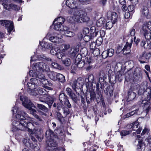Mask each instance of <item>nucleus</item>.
I'll return each instance as SVG.
<instances>
[{
	"mask_svg": "<svg viewBox=\"0 0 151 151\" xmlns=\"http://www.w3.org/2000/svg\"><path fill=\"white\" fill-rule=\"evenodd\" d=\"M151 29V22L149 21L143 24L142 29L140 30V33L142 34L149 31Z\"/></svg>",
	"mask_w": 151,
	"mask_h": 151,
	"instance_id": "obj_13",
	"label": "nucleus"
},
{
	"mask_svg": "<svg viewBox=\"0 0 151 151\" xmlns=\"http://www.w3.org/2000/svg\"><path fill=\"white\" fill-rule=\"evenodd\" d=\"M91 39V37L88 35H85L83 37V40L86 42H87L89 41Z\"/></svg>",
	"mask_w": 151,
	"mask_h": 151,
	"instance_id": "obj_51",
	"label": "nucleus"
},
{
	"mask_svg": "<svg viewBox=\"0 0 151 151\" xmlns=\"http://www.w3.org/2000/svg\"><path fill=\"white\" fill-rule=\"evenodd\" d=\"M29 74L30 76L35 77V78H38L39 83L40 82H44L43 84L46 85V86H45V88L46 87L47 88H48V89H50V88L48 87L47 85L49 86H51L52 85V84L49 83L47 80H45L44 74L39 73L38 70L34 71V70H30L29 71Z\"/></svg>",
	"mask_w": 151,
	"mask_h": 151,
	"instance_id": "obj_4",
	"label": "nucleus"
},
{
	"mask_svg": "<svg viewBox=\"0 0 151 151\" xmlns=\"http://www.w3.org/2000/svg\"><path fill=\"white\" fill-rule=\"evenodd\" d=\"M37 111L35 109H32V111H30V114H32L33 116L36 119L39 121L41 122H43L44 121L42 118V117H40L37 115L35 113Z\"/></svg>",
	"mask_w": 151,
	"mask_h": 151,
	"instance_id": "obj_21",
	"label": "nucleus"
},
{
	"mask_svg": "<svg viewBox=\"0 0 151 151\" xmlns=\"http://www.w3.org/2000/svg\"><path fill=\"white\" fill-rule=\"evenodd\" d=\"M61 59H62L63 63L65 66H68L70 65L71 61L70 60L69 58H66L65 59H63L62 58Z\"/></svg>",
	"mask_w": 151,
	"mask_h": 151,
	"instance_id": "obj_30",
	"label": "nucleus"
},
{
	"mask_svg": "<svg viewBox=\"0 0 151 151\" xmlns=\"http://www.w3.org/2000/svg\"><path fill=\"white\" fill-rule=\"evenodd\" d=\"M45 134L46 137L47 139V140L46 141V143L48 146V149H50L51 150L52 149L55 150V151H59L55 148L57 144L56 142L54 141V136L52 131L50 129H49L46 131Z\"/></svg>",
	"mask_w": 151,
	"mask_h": 151,
	"instance_id": "obj_3",
	"label": "nucleus"
},
{
	"mask_svg": "<svg viewBox=\"0 0 151 151\" xmlns=\"http://www.w3.org/2000/svg\"><path fill=\"white\" fill-rule=\"evenodd\" d=\"M129 133V131L126 130H122L120 132V134L122 136H125Z\"/></svg>",
	"mask_w": 151,
	"mask_h": 151,
	"instance_id": "obj_50",
	"label": "nucleus"
},
{
	"mask_svg": "<svg viewBox=\"0 0 151 151\" xmlns=\"http://www.w3.org/2000/svg\"><path fill=\"white\" fill-rule=\"evenodd\" d=\"M100 34L101 38L104 37L105 35V32L104 30H101L100 31Z\"/></svg>",
	"mask_w": 151,
	"mask_h": 151,
	"instance_id": "obj_58",
	"label": "nucleus"
},
{
	"mask_svg": "<svg viewBox=\"0 0 151 151\" xmlns=\"http://www.w3.org/2000/svg\"><path fill=\"white\" fill-rule=\"evenodd\" d=\"M130 14L128 12H126L125 13L124 15L125 18L126 19L129 18L130 17Z\"/></svg>",
	"mask_w": 151,
	"mask_h": 151,
	"instance_id": "obj_63",
	"label": "nucleus"
},
{
	"mask_svg": "<svg viewBox=\"0 0 151 151\" xmlns=\"http://www.w3.org/2000/svg\"><path fill=\"white\" fill-rule=\"evenodd\" d=\"M66 91L68 94L69 95L72 92V90L69 88H67L66 89Z\"/></svg>",
	"mask_w": 151,
	"mask_h": 151,
	"instance_id": "obj_61",
	"label": "nucleus"
},
{
	"mask_svg": "<svg viewBox=\"0 0 151 151\" xmlns=\"http://www.w3.org/2000/svg\"><path fill=\"white\" fill-rule=\"evenodd\" d=\"M122 5V10L124 12H126L127 11V7L126 6L125 4H124Z\"/></svg>",
	"mask_w": 151,
	"mask_h": 151,
	"instance_id": "obj_62",
	"label": "nucleus"
},
{
	"mask_svg": "<svg viewBox=\"0 0 151 151\" xmlns=\"http://www.w3.org/2000/svg\"><path fill=\"white\" fill-rule=\"evenodd\" d=\"M145 148V145L142 142V140H139L138 141V144L137 146V150L139 151H144Z\"/></svg>",
	"mask_w": 151,
	"mask_h": 151,
	"instance_id": "obj_25",
	"label": "nucleus"
},
{
	"mask_svg": "<svg viewBox=\"0 0 151 151\" xmlns=\"http://www.w3.org/2000/svg\"><path fill=\"white\" fill-rule=\"evenodd\" d=\"M142 96V104H143L142 106L148 111L150 109V104L149 101L151 97V89L149 88H147Z\"/></svg>",
	"mask_w": 151,
	"mask_h": 151,
	"instance_id": "obj_5",
	"label": "nucleus"
},
{
	"mask_svg": "<svg viewBox=\"0 0 151 151\" xmlns=\"http://www.w3.org/2000/svg\"><path fill=\"white\" fill-rule=\"evenodd\" d=\"M72 18L75 22L78 23L87 22L89 20V18L87 16L86 12L77 9H75L73 10V15Z\"/></svg>",
	"mask_w": 151,
	"mask_h": 151,
	"instance_id": "obj_2",
	"label": "nucleus"
},
{
	"mask_svg": "<svg viewBox=\"0 0 151 151\" xmlns=\"http://www.w3.org/2000/svg\"><path fill=\"white\" fill-rule=\"evenodd\" d=\"M140 56L141 59L148 61L151 56V53L150 52H144Z\"/></svg>",
	"mask_w": 151,
	"mask_h": 151,
	"instance_id": "obj_20",
	"label": "nucleus"
},
{
	"mask_svg": "<svg viewBox=\"0 0 151 151\" xmlns=\"http://www.w3.org/2000/svg\"><path fill=\"white\" fill-rule=\"evenodd\" d=\"M57 77V80L61 82H64L65 81V76L61 74L58 73Z\"/></svg>",
	"mask_w": 151,
	"mask_h": 151,
	"instance_id": "obj_33",
	"label": "nucleus"
},
{
	"mask_svg": "<svg viewBox=\"0 0 151 151\" xmlns=\"http://www.w3.org/2000/svg\"><path fill=\"white\" fill-rule=\"evenodd\" d=\"M145 38L147 40H151V30L142 34Z\"/></svg>",
	"mask_w": 151,
	"mask_h": 151,
	"instance_id": "obj_36",
	"label": "nucleus"
},
{
	"mask_svg": "<svg viewBox=\"0 0 151 151\" xmlns=\"http://www.w3.org/2000/svg\"><path fill=\"white\" fill-rule=\"evenodd\" d=\"M136 97V93L133 92H129L127 97V101H129L133 100Z\"/></svg>",
	"mask_w": 151,
	"mask_h": 151,
	"instance_id": "obj_26",
	"label": "nucleus"
},
{
	"mask_svg": "<svg viewBox=\"0 0 151 151\" xmlns=\"http://www.w3.org/2000/svg\"><path fill=\"white\" fill-rule=\"evenodd\" d=\"M102 55L103 58L104 59L108 57H109L107 51L106 50L104 51L102 53Z\"/></svg>",
	"mask_w": 151,
	"mask_h": 151,
	"instance_id": "obj_52",
	"label": "nucleus"
},
{
	"mask_svg": "<svg viewBox=\"0 0 151 151\" xmlns=\"http://www.w3.org/2000/svg\"><path fill=\"white\" fill-rule=\"evenodd\" d=\"M102 38H99L96 41V44H98L99 45H101L102 43Z\"/></svg>",
	"mask_w": 151,
	"mask_h": 151,
	"instance_id": "obj_59",
	"label": "nucleus"
},
{
	"mask_svg": "<svg viewBox=\"0 0 151 151\" xmlns=\"http://www.w3.org/2000/svg\"><path fill=\"white\" fill-rule=\"evenodd\" d=\"M141 46L145 49H150L151 48V43L150 41L142 40L141 43Z\"/></svg>",
	"mask_w": 151,
	"mask_h": 151,
	"instance_id": "obj_19",
	"label": "nucleus"
},
{
	"mask_svg": "<svg viewBox=\"0 0 151 151\" xmlns=\"http://www.w3.org/2000/svg\"><path fill=\"white\" fill-rule=\"evenodd\" d=\"M13 22L10 21L0 20V25L7 28L8 31L10 33L14 29Z\"/></svg>",
	"mask_w": 151,
	"mask_h": 151,
	"instance_id": "obj_10",
	"label": "nucleus"
},
{
	"mask_svg": "<svg viewBox=\"0 0 151 151\" xmlns=\"http://www.w3.org/2000/svg\"><path fill=\"white\" fill-rule=\"evenodd\" d=\"M40 45L43 48L49 49L50 48L51 45L50 44L45 42H42L40 43Z\"/></svg>",
	"mask_w": 151,
	"mask_h": 151,
	"instance_id": "obj_37",
	"label": "nucleus"
},
{
	"mask_svg": "<svg viewBox=\"0 0 151 151\" xmlns=\"http://www.w3.org/2000/svg\"><path fill=\"white\" fill-rule=\"evenodd\" d=\"M51 33L49 32L47 35V38H49V40L51 42L55 43H61L63 42L62 38L59 37V35L57 33L54 32L52 35Z\"/></svg>",
	"mask_w": 151,
	"mask_h": 151,
	"instance_id": "obj_9",
	"label": "nucleus"
},
{
	"mask_svg": "<svg viewBox=\"0 0 151 151\" xmlns=\"http://www.w3.org/2000/svg\"><path fill=\"white\" fill-rule=\"evenodd\" d=\"M141 13L142 15L144 17L148 18L150 17L149 11L148 8L146 6H143L141 9Z\"/></svg>",
	"mask_w": 151,
	"mask_h": 151,
	"instance_id": "obj_16",
	"label": "nucleus"
},
{
	"mask_svg": "<svg viewBox=\"0 0 151 151\" xmlns=\"http://www.w3.org/2000/svg\"><path fill=\"white\" fill-rule=\"evenodd\" d=\"M130 41H128L126 43V45L124 46L122 51L123 54L127 55L131 51V47L132 46V43L133 42L132 38H130Z\"/></svg>",
	"mask_w": 151,
	"mask_h": 151,
	"instance_id": "obj_11",
	"label": "nucleus"
},
{
	"mask_svg": "<svg viewBox=\"0 0 151 151\" xmlns=\"http://www.w3.org/2000/svg\"><path fill=\"white\" fill-rule=\"evenodd\" d=\"M39 85V82L38 79L31 78L30 79V82L28 83L27 84L28 92L31 95H37V92L36 91V90L37 88L38 85Z\"/></svg>",
	"mask_w": 151,
	"mask_h": 151,
	"instance_id": "obj_6",
	"label": "nucleus"
},
{
	"mask_svg": "<svg viewBox=\"0 0 151 151\" xmlns=\"http://www.w3.org/2000/svg\"><path fill=\"white\" fill-rule=\"evenodd\" d=\"M132 124V130H135L138 127L139 123L137 121L135 122Z\"/></svg>",
	"mask_w": 151,
	"mask_h": 151,
	"instance_id": "obj_41",
	"label": "nucleus"
},
{
	"mask_svg": "<svg viewBox=\"0 0 151 151\" xmlns=\"http://www.w3.org/2000/svg\"><path fill=\"white\" fill-rule=\"evenodd\" d=\"M70 48V45L68 44H63L60 45L58 49L59 52L63 53V54L62 55V57L65 56L67 51H69L68 50Z\"/></svg>",
	"mask_w": 151,
	"mask_h": 151,
	"instance_id": "obj_12",
	"label": "nucleus"
},
{
	"mask_svg": "<svg viewBox=\"0 0 151 151\" xmlns=\"http://www.w3.org/2000/svg\"><path fill=\"white\" fill-rule=\"evenodd\" d=\"M65 104L67 106L68 108H70L71 107V104L69 103L68 100H67L65 101L64 102Z\"/></svg>",
	"mask_w": 151,
	"mask_h": 151,
	"instance_id": "obj_60",
	"label": "nucleus"
},
{
	"mask_svg": "<svg viewBox=\"0 0 151 151\" xmlns=\"http://www.w3.org/2000/svg\"><path fill=\"white\" fill-rule=\"evenodd\" d=\"M36 91L37 92V94L38 93H39L40 95H44L47 93V91L43 88H41L38 89L37 88L36 90Z\"/></svg>",
	"mask_w": 151,
	"mask_h": 151,
	"instance_id": "obj_32",
	"label": "nucleus"
},
{
	"mask_svg": "<svg viewBox=\"0 0 151 151\" xmlns=\"http://www.w3.org/2000/svg\"><path fill=\"white\" fill-rule=\"evenodd\" d=\"M134 5H130L127 7V9L129 12H132L134 9Z\"/></svg>",
	"mask_w": 151,
	"mask_h": 151,
	"instance_id": "obj_49",
	"label": "nucleus"
},
{
	"mask_svg": "<svg viewBox=\"0 0 151 151\" xmlns=\"http://www.w3.org/2000/svg\"><path fill=\"white\" fill-rule=\"evenodd\" d=\"M65 21V19L62 17H58V18L55 19L54 21V23H55L56 22H57L56 23L62 24Z\"/></svg>",
	"mask_w": 151,
	"mask_h": 151,
	"instance_id": "obj_31",
	"label": "nucleus"
},
{
	"mask_svg": "<svg viewBox=\"0 0 151 151\" xmlns=\"http://www.w3.org/2000/svg\"><path fill=\"white\" fill-rule=\"evenodd\" d=\"M53 24L54 25V29L55 30L60 32L61 33L63 32V30H65L66 29V26H61L62 24H58V23L53 22Z\"/></svg>",
	"mask_w": 151,
	"mask_h": 151,
	"instance_id": "obj_17",
	"label": "nucleus"
},
{
	"mask_svg": "<svg viewBox=\"0 0 151 151\" xmlns=\"http://www.w3.org/2000/svg\"><path fill=\"white\" fill-rule=\"evenodd\" d=\"M51 54L53 55H56L58 58L59 59H61L62 58V55L63 54L59 52L58 48L57 49H52L50 51Z\"/></svg>",
	"mask_w": 151,
	"mask_h": 151,
	"instance_id": "obj_18",
	"label": "nucleus"
},
{
	"mask_svg": "<svg viewBox=\"0 0 151 151\" xmlns=\"http://www.w3.org/2000/svg\"><path fill=\"white\" fill-rule=\"evenodd\" d=\"M115 23V22H114L112 21L108 22L106 25V29H110L112 27L113 24H114Z\"/></svg>",
	"mask_w": 151,
	"mask_h": 151,
	"instance_id": "obj_38",
	"label": "nucleus"
},
{
	"mask_svg": "<svg viewBox=\"0 0 151 151\" xmlns=\"http://www.w3.org/2000/svg\"><path fill=\"white\" fill-rule=\"evenodd\" d=\"M91 61L92 60L91 59H88V58H85L84 62L86 64L87 63L88 64H90L91 63Z\"/></svg>",
	"mask_w": 151,
	"mask_h": 151,
	"instance_id": "obj_55",
	"label": "nucleus"
},
{
	"mask_svg": "<svg viewBox=\"0 0 151 151\" xmlns=\"http://www.w3.org/2000/svg\"><path fill=\"white\" fill-rule=\"evenodd\" d=\"M107 51L108 55L109 57L112 56L114 55V50L113 49H109L106 50Z\"/></svg>",
	"mask_w": 151,
	"mask_h": 151,
	"instance_id": "obj_43",
	"label": "nucleus"
},
{
	"mask_svg": "<svg viewBox=\"0 0 151 151\" xmlns=\"http://www.w3.org/2000/svg\"><path fill=\"white\" fill-rule=\"evenodd\" d=\"M149 130L147 128H145L143 130L142 132L141 133L142 135H144L145 133H148Z\"/></svg>",
	"mask_w": 151,
	"mask_h": 151,
	"instance_id": "obj_56",
	"label": "nucleus"
},
{
	"mask_svg": "<svg viewBox=\"0 0 151 151\" xmlns=\"http://www.w3.org/2000/svg\"><path fill=\"white\" fill-rule=\"evenodd\" d=\"M96 44L95 43L93 42H92L90 45V48L91 50H92V51L94 49H95L96 48Z\"/></svg>",
	"mask_w": 151,
	"mask_h": 151,
	"instance_id": "obj_54",
	"label": "nucleus"
},
{
	"mask_svg": "<svg viewBox=\"0 0 151 151\" xmlns=\"http://www.w3.org/2000/svg\"><path fill=\"white\" fill-rule=\"evenodd\" d=\"M9 0H4L2 4L4 8L8 10H10L11 9V4H8V2Z\"/></svg>",
	"mask_w": 151,
	"mask_h": 151,
	"instance_id": "obj_27",
	"label": "nucleus"
},
{
	"mask_svg": "<svg viewBox=\"0 0 151 151\" xmlns=\"http://www.w3.org/2000/svg\"><path fill=\"white\" fill-rule=\"evenodd\" d=\"M59 99L61 103L65 102L68 100L66 96L64 93H61L60 94L59 96Z\"/></svg>",
	"mask_w": 151,
	"mask_h": 151,
	"instance_id": "obj_34",
	"label": "nucleus"
},
{
	"mask_svg": "<svg viewBox=\"0 0 151 151\" xmlns=\"http://www.w3.org/2000/svg\"><path fill=\"white\" fill-rule=\"evenodd\" d=\"M20 99L22 102L23 105L25 108L29 109L30 111H32V109H34L36 108V106L27 97L21 96Z\"/></svg>",
	"mask_w": 151,
	"mask_h": 151,
	"instance_id": "obj_8",
	"label": "nucleus"
},
{
	"mask_svg": "<svg viewBox=\"0 0 151 151\" xmlns=\"http://www.w3.org/2000/svg\"><path fill=\"white\" fill-rule=\"evenodd\" d=\"M90 32L91 37H96L98 33V31H96V28L94 26H92L91 27Z\"/></svg>",
	"mask_w": 151,
	"mask_h": 151,
	"instance_id": "obj_29",
	"label": "nucleus"
},
{
	"mask_svg": "<svg viewBox=\"0 0 151 151\" xmlns=\"http://www.w3.org/2000/svg\"><path fill=\"white\" fill-rule=\"evenodd\" d=\"M48 99H49V100H43L42 98H40L39 99V100L40 101L42 102L45 103L47 102V104L49 106V107L50 108L54 101L53 99L51 97H50Z\"/></svg>",
	"mask_w": 151,
	"mask_h": 151,
	"instance_id": "obj_22",
	"label": "nucleus"
},
{
	"mask_svg": "<svg viewBox=\"0 0 151 151\" xmlns=\"http://www.w3.org/2000/svg\"><path fill=\"white\" fill-rule=\"evenodd\" d=\"M105 22V20L104 17L100 18L96 22V25L99 27H101L104 26Z\"/></svg>",
	"mask_w": 151,
	"mask_h": 151,
	"instance_id": "obj_28",
	"label": "nucleus"
},
{
	"mask_svg": "<svg viewBox=\"0 0 151 151\" xmlns=\"http://www.w3.org/2000/svg\"><path fill=\"white\" fill-rule=\"evenodd\" d=\"M77 83V81L76 80L73 81L71 83V85L73 89L75 90H76V89Z\"/></svg>",
	"mask_w": 151,
	"mask_h": 151,
	"instance_id": "obj_46",
	"label": "nucleus"
},
{
	"mask_svg": "<svg viewBox=\"0 0 151 151\" xmlns=\"http://www.w3.org/2000/svg\"><path fill=\"white\" fill-rule=\"evenodd\" d=\"M130 1H131L132 2V3L133 5H136L138 3V0H129Z\"/></svg>",
	"mask_w": 151,
	"mask_h": 151,
	"instance_id": "obj_64",
	"label": "nucleus"
},
{
	"mask_svg": "<svg viewBox=\"0 0 151 151\" xmlns=\"http://www.w3.org/2000/svg\"><path fill=\"white\" fill-rule=\"evenodd\" d=\"M52 65L54 68L59 70H61L62 69V68L61 65L56 62L52 63Z\"/></svg>",
	"mask_w": 151,
	"mask_h": 151,
	"instance_id": "obj_40",
	"label": "nucleus"
},
{
	"mask_svg": "<svg viewBox=\"0 0 151 151\" xmlns=\"http://www.w3.org/2000/svg\"><path fill=\"white\" fill-rule=\"evenodd\" d=\"M69 95L74 101L76 102L77 101V97L74 93L72 92Z\"/></svg>",
	"mask_w": 151,
	"mask_h": 151,
	"instance_id": "obj_47",
	"label": "nucleus"
},
{
	"mask_svg": "<svg viewBox=\"0 0 151 151\" xmlns=\"http://www.w3.org/2000/svg\"><path fill=\"white\" fill-rule=\"evenodd\" d=\"M107 17L108 19L115 22L117 16L116 13L115 12H112L111 11H108L107 13Z\"/></svg>",
	"mask_w": 151,
	"mask_h": 151,
	"instance_id": "obj_14",
	"label": "nucleus"
},
{
	"mask_svg": "<svg viewBox=\"0 0 151 151\" xmlns=\"http://www.w3.org/2000/svg\"><path fill=\"white\" fill-rule=\"evenodd\" d=\"M18 109L15 106L12 110L13 114L17 113L16 115L14 120L12 122L13 127L12 131L15 132L19 130H24L27 129V130L32 133V129H34V123L37 125L39 124L37 122H29L27 123L24 120L27 118H29L27 114L23 111H18Z\"/></svg>",
	"mask_w": 151,
	"mask_h": 151,
	"instance_id": "obj_1",
	"label": "nucleus"
},
{
	"mask_svg": "<svg viewBox=\"0 0 151 151\" xmlns=\"http://www.w3.org/2000/svg\"><path fill=\"white\" fill-rule=\"evenodd\" d=\"M93 53L94 56H97L100 53V51L99 49L96 48L93 50Z\"/></svg>",
	"mask_w": 151,
	"mask_h": 151,
	"instance_id": "obj_45",
	"label": "nucleus"
},
{
	"mask_svg": "<svg viewBox=\"0 0 151 151\" xmlns=\"http://www.w3.org/2000/svg\"><path fill=\"white\" fill-rule=\"evenodd\" d=\"M135 30L134 29H131L130 32V35L131 36L134 37V36L135 34Z\"/></svg>",
	"mask_w": 151,
	"mask_h": 151,
	"instance_id": "obj_57",
	"label": "nucleus"
},
{
	"mask_svg": "<svg viewBox=\"0 0 151 151\" xmlns=\"http://www.w3.org/2000/svg\"><path fill=\"white\" fill-rule=\"evenodd\" d=\"M37 106L41 110L45 112L48 111V109L44 105L40 104H37Z\"/></svg>",
	"mask_w": 151,
	"mask_h": 151,
	"instance_id": "obj_39",
	"label": "nucleus"
},
{
	"mask_svg": "<svg viewBox=\"0 0 151 151\" xmlns=\"http://www.w3.org/2000/svg\"><path fill=\"white\" fill-rule=\"evenodd\" d=\"M83 33L85 35H87L88 33L89 32V30L88 28L87 27L84 28L83 31Z\"/></svg>",
	"mask_w": 151,
	"mask_h": 151,
	"instance_id": "obj_53",
	"label": "nucleus"
},
{
	"mask_svg": "<svg viewBox=\"0 0 151 151\" xmlns=\"http://www.w3.org/2000/svg\"><path fill=\"white\" fill-rule=\"evenodd\" d=\"M58 74L57 73L52 71L50 74V77L51 79L54 81L57 80V76Z\"/></svg>",
	"mask_w": 151,
	"mask_h": 151,
	"instance_id": "obj_35",
	"label": "nucleus"
},
{
	"mask_svg": "<svg viewBox=\"0 0 151 151\" xmlns=\"http://www.w3.org/2000/svg\"><path fill=\"white\" fill-rule=\"evenodd\" d=\"M76 63H77V66L79 68H81L83 67L85 65V62L81 60V59L76 58Z\"/></svg>",
	"mask_w": 151,
	"mask_h": 151,
	"instance_id": "obj_23",
	"label": "nucleus"
},
{
	"mask_svg": "<svg viewBox=\"0 0 151 151\" xmlns=\"http://www.w3.org/2000/svg\"><path fill=\"white\" fill-rule=\"evenodd\" d=\"M33 70H39L41 72L45 71L48 72L50 70L48 66L43 62H39L33 64Z\"/></svg>",
	"mask_w": 151,
	"mask_h": 151,
	"instance_id": "obj_7",
	"label": "nucleus"
},
{
	"mask_svg": "<svg viewBox=\"0 0 151 151\" xmlns=\"http://www.w3.org/2000/svg\"><path fill=\"white\" fill-rule=\"evenodd\" d=\"M147 88L146 86L145 87L142 86L140 87V88L139 89L138 91V94L139 95H141L142 94L143 95L144 91H145V90Z\"/></svg>",
	"mask_w": 151,
	"mask_h": 151,
	"instance_id": "obj_42",
	"label": "nucleus"
},
{
	"mask_svg": "<svg viewBox=\"0 0 151 151\" xmlns=\"http://www.w3.org/2000/svg\"><path fill=\"white\" fill-rule=\"evenodd\" d=\"M35 133L38 135L41 134L42 132V130L40 128H39L37 129H35Z\"/></svg>",
	"mask_w": 151,
	"mask_h": 151,
	"instance_id": "obj_48",
	"label": "nucleus"
},
{
	"mask_svg": "<svg viewBox=\"0 0 151 151\" xmlns=\"http://www.w3.org/2000/svg\"><path fill=\"white\" fill-rule=\"evenodd\" d=\"M61 34L63 35H65L66 36L69 37H72L74 35V33L73 32L68 30V28L67 27L66 30H63V32H62Z\"/></svg>",
	"mask_w": 151,
	"mask_h": 151,
	"instance_id": "obj_24",
	"label": "nucleus"
},
{
	"mask_svg": "<svg viewBox=\"0 0 151 151\" xmlns=\"http://www.w3.org/2000/svg\"><path fill=\"white\" fill-rule=\"evenodd\" d=\"M76 0H67L66 1V5L71 9L76 8L77 4Z\"/></svg>",
	"mask_w": 151,
	"mask_h": 151,
	"instance_id": "obj_15",
	"label": "nucleus"
},
{
	"mask_svg": "<svg viewBox=\"0 0 151 151\" xmlns=\"http://www.w3.org/2000/svg\"><path fill=\"white\" fill-rule=\"evenodd\" d=\"M11 9H12L15 11H17L20 9V7L16 4H11Z\"/></svg>",
	"mask_w": 151,
	"mask_h": 151,
	"instance_id": "obj_44",
	"label": "nucleus"
}]
</instances>
